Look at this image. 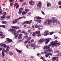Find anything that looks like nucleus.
Here are the masks:
<instances>
[{"mask_svg": "<svg viewBox=\"0 0 61 61\" xmlns=\"http://www.w3.org/2000/svg\"><path fill=\"white\" fill-rule=\"evenodd\" d=\"M44 41L46 42L45 43V45H46V44H47L49 42V39H40L38 41V42L39 43H42V42H43Z\"/></svg>", "mask_w": 61, "mask_h": 61, "instance_id": "nucleus-4", "label": "nucleus"}, {"mask_svg": "<svg viewBox=\"0 0 61 61\" xmlns=\"http://www.w3.org/2000/svg\"><path fill=\"white\" fill-rule=\"evenodd\" d=\"M30 21H28L27 20L25 21L24 23H23L22 25H24L25 24H30L32 23V20H30Z\"/></svg>", "mask_w": 61, "mask_h": 61, "instance_id": "nucleus-6", "label": "nucleus"}, {"mask_svg": "<svg viewBox=\"0 0 61 61\" xmlns=\"http://www.w3.org/2000/svg\"><path fill=\"white\" fill-rule=\"evenodd\" d=\"M19 7V5H18L17 4V5L16 6V9H17Z\"/></svg>", "mask_w": 61, "mask_h": 61, "instance_id": "nucleus-30", "label": "nucleus"}, {"mask_svg": "<svg viewBox=\"0 0 61 61\" xmlns=\"http://www.w3.org/2000/svg\"><path fill=\"white\" fill-rule=\"evenodd\" d=\"M51 46V44H50V45L48 46H45L44 47V49L45 50L48 49L47 50V52L49 51V52H52V49H50V47Z\"/></svg>", "mask_w": 61, "mask_h": 61, "instance_id": "nucleus-5", "label": "nucleus"}, {"mask_svg": "<svg viewBox=\"0 0 61 61\" xmlns=\"http://www.w3.org/2000/svg\"><path fill=\"white\" fill-rule=\"evenodd\" d=\"M41 26L40 25H37V24L35 25V26H34V27L35 28H39V27H41Z\"/></svg>", "mask_w": 61, "mask_h": 61, "instance_id": "nucleus-15", "label": "nucleus"}, {"mask_svg": "<svg viewBox=\"0 0 61 61\" xmlns=\"http://www.w3.org/2000/svg\"><path fill=\"white\" fill-rule=\"evenodd\" d=\"M6 47H7V49L8 48H9V46H6Z\"/></svg>", "mask_w": 61, "mask_h": 61, "instance_id": "nucleus-62", "label": "nucleus"}, {"mask_svg": "<svg viewBox=\"0 0 61 61\" xmlns=\"http://www.w3.org/2000/svg\"><path fill=\"white\" fill-rule=\"evenodd\" d=\"M1 25L2 26H1L2 27H3L4 28H5V26H6L4 25Z\"/></svg>", "mask_w": 61, "mask_h": 61, "instance_id": "nucleus-26", "label": "nucleus"}, {"mask_svg": "<svg viewBox=\"0 0 61 61\" xmlns=\"http://www.w3.org/2000/svg\"><path fill=\"white\" fill-rule=\"evenodd\" d=\"M23 4H24V5H26V2L24 3Z\"/></svg>", "mask_w": 61, "mask_h": 61, "instance_id": "nucleus-61", "label": "nucleus"}, {"mask_svg": "<svg viewBox=\"0 0 61 61\" xmlns=\"http://www.w3.org/2000/svg\"><path fill=\"white\" fill-rule=\"evenodd\" d=\"M55 18L54 17H52V21H53L54 20H55Z\"/></svg>", "mask_w": 61, "mask_h": 61, "instance_id": "nucleus-33", "label": "nucleus"}, {"mask_svg": "<svg viewBox=\"0 0 61 61\" xmlns=\"http://www.w3.org/2000/svg\"><path fill=\"white\" fill-rule=\"evenodd\" d=\"M3 13V11L2 10H1L0 11V14Z\"/></svg>", "mask_w": 61, "mask_h": 61, "instance_id": "nucleus-59", "label": "nucleus"}, {"mask_svg": "<svg viewBox=\"0 0 61 61\" xmlns=\"http://www.w3.org/2000/svg\"><path fill=\"white\" fill-rule=\"evenodd\" d=\"M14 1V0H9V2H13Z\"/></svg>", "mask_w": 61, "mask_h": 61, "instance_id": "nucleus-47", "label": "nucleus"}, {"mask_svg": "<svg viewBox=\"0 0 61 61\" xmlns=\"http://www.w3.org/2000/svg\"><path fill=\"white\" fill-rule=\"evenodd\" d=\"M34 1H33L32 0H30L29 1V4L30 5H34Z\"/></svg>", "mask_w": 61, "mask_h": 61, "instance_id": "nucleus-14", "label": "nucleus"}, {"mask_svg": "<svg viewBox=\"0 0 61 61\" xmlns=\"http://www.w3.org/2000/svg\"><path fill=\"white\" fill-rule=\"evenodd\" d=\"M3 47H5V48H6V45H5V44L3 45Z\"/></svg>", "mask_w": 61, "mask_h": 61, "instance_id": "nucleus-49", "label": "nucleus"}, {"mask_svg": "<svg viewBox=\"0 0 61 61\" xmlns=\"http://www.w3.org/2000/svg\"><path fill=\"white\" fill-rule=\"evenodd\" d=\"M26 18L25 17V16H23V17H19L20 19H21L22 18H24L25 19Z\"/></svg>", "mask_w": 61, "mask_h": 61, "instance_id": "nucleus-25", "label": "nucleus"}, {"mask_svg": "<svg viewBox=\"0 0 61 61\" xmlns=\"http://www.w3.org/2000/svg\"><path fill=\"white\" fill-rule=\"evenodd\" d=\"M56 57H53L52 58V60L53 61H56Z\"/></svg>", "mask_w": 61, "mask_h": 61, "instance_id": "nucleus-19", "label": "nucleus"}, {"mask_svg": "<svg viewBox=\"0 0 61 61\" xmlns=\"http://www.w3.org/2000/svg\"><path fill=\"white\" fill-rule=\"evenodd\" d=\"M2 55H5V53L4 52H2Z\"/></svg>", "mask_w": 61, "mask_h": 61, "instance_id": "nucleus-64", "label": "nucleus"}, {"mask_svg": "<svg viewBox=\"0 0 61 61\" xmlns=\"http://www.w3.org/2000/svg\"><path fill=\"white\" fill-rule=\"evenodd\" d=\"M58 4L59 5H61V1H60L59 2H58Z\"/></svg>", "mask_w": 61, "mask_h": 61, "instance_id": "nucleus-36", "label": "nucleus"}, {"mask_svg": "<svg viewBox=\"0 0 61 61\" xmlns=\"http://www.w3.org/2000/svg\"><path fill=\"white\" fill-rule=\"evenodd\" d=\"M4 44H2V43H0V46L1 47H2V46H4Z\"/></svg>", "mask_w": 61, "mask_h": 61, "instance_id": "nucleus-32", "label": "nucleus"}, {"mask_svg": "<svg viewBox=\"0 0 61 61\" xmlns=\"http://www.w3.org/2000/svg\"><path fill=\"white\" fill-rule=\"evenodd\" d=\"M24 35H26V36H27V35H28V33H27V32H25L24 33Z\"/></svg>", "mask_w": 61, "mask_h": 61, "instance_id": "nucleus-52", "label": "nucleus"}, {"mask_svg": "<svg viewBox=\"0 0 61 61\" xmlns=\"http://www.w3.org/2000/svg\"><path fill=\"white\" fill-rule=\"evenodd\" d=\"M18 34L15 33V34H14V36H15L14 38H16L17 36H18Z\"/></svg>", "mask_w": 61, "mask_h": 61, "instance_id": "nucleus-18", "label": "nucleus"}, {"mask_svg": "<svg viewBox=\"0 0 61 61\" xmlns=\"http://www.w3.org/2000/svg\"><path fill=\"white\" fill-rule=\"evenodd\" d=\"M23 36V34H19V36H18V39H21L22 38V36Z\"/></svg>", "mask_w": 61, "mask_h": 61, "instance_id": "nucleus-11", "label": "nucleus"}, {"mask_svg": "<svg viewBox=\"0 0 61 61\" xmlns=\"http://www.w3.org/2000/svg\"><path fill=\"white\" fill-rule=\"evenodd\" d=\"M16 50L17 51V52L20 53H21L22 52V51L18 50L17 49H16Z\"/></svg>", "mask_w": 61, "mask_h": 61, "instance_id": "nucleus-17", "label": "nucleus"}, {"mask_svg": "<svg viewBox=\"0 0 61 61\" xmlns=\"http://www.w3.org/2000/svg\"><path fill=\"white\" fill-rule=\"evenodd\" d=\"M58 41H52L51 42V44H52V46L53 47L55 46H58L60 45V43H57Z\"/></svg>", "mask_w": 61, "mask_h": 61, "instance_id": "nucleus-2", "label": "nucleus"}, {"mask_svg": "<svg viewBox=\"0 0 61 61\" xmlns=\"http://www.w3.org/2000/svg\"><path fill=\"white\" fill-rule=\"evenodd\" d=\"M1 56L2 57H4L5 56V55L2 54L1 55Z\"/></svg>", "mask_w": 61, "mask_h": 61, "instance_id": "nucleus-58", "label": "nucleus"}, {"mask_svg": "<svg viewBox=\"0 0 61 61\" xmlns=\"http://www.w3.org/2000/svg\"><path fill=\"white\" fill-rule=\"evenodd\" d=\"M47 25H49L51 23V22H52V20L50 19L48 20H47Z\"/></svg>", "mask_w": 61, "mask_h": 61, "instance_id": "nucleus-10", "label": "nucleus"}, {"mask_svg": "<svg viewBox=\"0 0 61 61\" xmlns=\"http://www.w3.org/2000/svg\"><path fill=\"white\" fill-rule=\"evenodd\" d=\"M22 10H23V8H21L19 9V12L18 13L19 15L21 14V13H22Z\"/></svg>", "mask_w": 61, "mask_h": 61, "instance_id": "nucleus-9", "label": "nucleus"}, {"mask_svg": "<svg viewBox=\"0 0 61 61\" xmlns=\"http://www.w3.org/2000/svg\"><path fill=\"white\" fill-rule=\"evenodd\" d=\"M49 35V33L45 34L44 35L45 36H47V35Z\"/></svg>", "mask_w": 61, "mask_h": 61, "instance_id": "nucleus-38", "label": "nucleus"}, {"mask_svg": "<svg viewBox=\"0 0 61 61\" xmlns=\"http://www.w3.org/2000/svg\"><path fill=\"white\" fill-rule=\"evenodd\" d=\"M40 31L34 32L32 34V36H36L37 35V36H41V35L40 34Z\"/></svg>", "mask_w": 61, "mask_h": 61, "instance_id": "nucleus-3", "label": "nucleus"}, {"mask_svg": "<svg viewBox=\"0 0 61 61\" xmlns=\"http://www.w3.org/2000/svg\"><path fill=\"white\" fill-rule=\"evenodd\" d=\"M31 42H34V40H31Z\"/></svg>", "mask_w": 61, "mask_h": 61, "instance_id": "nucleus-60", "label": "nucleus"}, {"mask_svg": "<svg viewBox=\"0 0 61 61\" xmlns=\"http://www.w3.org/2000/svg\"><path fill=\"white\" fill-rule=\"evenodd\" d=\"M52 21L53 23H56V20L55 19Z\"/></svg>", "mask_w": 61, "mask_h": 61, "instance_id": "nucleus-24", "label": "nucleus"}, {"mask_svg": "<svg viewBox=\"0 0 61 61\" xmlns=\"http://www.w3.org/2000/svg\"><path fill=\"white\" fill-rule=\"evenodd\" d=\"M28 42V41H26L24 42V44H26V43H27V42Z\"/></svg>", "mask_w": 61, "mask_h": 61, "instance_id": "nucleus-54", "label": "nucleus"}, {"mask_svg": "<svg viewBox=\"0 0 61 61\" xmlns=\"http://www.w3.org/2000/svg\"><path fill=\"white\" fill-rule=\"evenodd\" d=\"M6 18L7 19H10V16L9 15L8 16H7Z\"/></svg>", "mask_w": 61, "mask_h": 61, "instance_id": "nucleus-27", "label": "nucleus"}, {"mask_svg": "<svg viewBox=\"0 0 61 61\" xmlns=\"http://www.w3.org/2000/svg\"><path fill=\"white\" fill-rule=\"evenodd\" d=\"M41 20H39L37 21V23H41Z\"/></svg>", "mask_w": 61, "mask_h": 61, "instance_id": "nucleus-37", "label": "nucleus"}, {"mask_svg": "<svg viewBox=\"0 0 61 61\" xmlns=\"http://www.w3.org/2000/svg\"><path fill=\"white\" fill-rule=\"evenodd\" d=\"M47 21H46L44 23H43V25H46V24H47Z\"/></svg>", "mask_w": 61, "mask_h": 61, "instance_id": "nucleus-29", "label": "nucleus"}, {"mask_svg": "<svg viewBox=\"0 0 61 61\" xmlns=\"http://www.w3.org/2000/svg\"><path fill=\"white\" fill-rule=\"evenodd\" d=\"M31 46L32 47H36V46L33 45H31Z\"/></svg>", "mask_w": 61, "mask_h": 61, "instance_id": "nucleus-40", "label": "nucleus"}, {"mask_svg": "<svg viewBox=\"0 0 61 61\" xmlns=\"http://www.w3.org/2000/svg\"><path fill=\"white\" fill-rule=\"evenodd\" d=\"M27 13V12H25V11H23L22 13V15H25V14H26Z\"/></svg>", "mask_w": 61, "mask_h": 61, "instance_id": "nucleus-21", "label": "nucleus"}, {"mask_svg": "<svg viewBox=\"0 0 61 61\" xmlns=\"http://www.w3.org/2000/svg\"><path fill=\"white\" fill-rule=\"evenodd\" d=\"M41 13L42 15H45V13H44V11H42Z\"/></svg>", "mask_w": 61, "mask_h": 61, "instance_id": "nucleus-43", "label": "nucleus"}, {"mask_svg": "<svg viewBox=\"0 0 61 61\" xmlns=\"http://www.w3.org/2000/svg\"><path fill=\"white\" fill-rule=\"evenodd\" d=\"M1 23L3 24H4L5 25H6L7 22L6 21L4 20H3L1 21Z\"/></svg>", "mask_w": 61, "mask_h": 61, "instance_id": "nucleus-16", "label": "nucleus"}, {"mask_svg": "<svg viewBox=\"0 0 61 61\" xmlns=\"http://www.w3.org/2000/svg\"><path fill=\"white\" fill-rule=\"evenodd\" d=\"M48 55H50V56H52V54L49 53V52L48 53Z\"/></svg>", "mask_w": 61, "mask_h": 61, "instance_id": "nucleus-46", "label": "nucleus"}, {"mask_svg": "<svg viewBox=\"0 0 61 61\" xmlns=\"http://www.w3.org/2000/svg\"><path fill=\"white\" fill-rule=\"evenodd\" d=\"M0 36H4V35L2 34H0Z\"/></svg>", "mask_w": 61, "mask_h": 61, "instance_id": "nucleus-48", "label": "nucleus"}, {"mask_svg": "<svg viewBox=\"0 0 61 61\" xmlns=\"http://www.w3.org/2000/svg\"><path fill=\"white\" fill-rule=\"evenodd\" d=\"M10 54L11 55H13V53H12L11 52H10Z\"/></svg>", "mask_w": 61, "mask_h": 61, "instance_id": "nucleus-63", "label": "nucleus"}, {"mask_svg": "<svg viewBox=\"0 0 61 61\" xmlns=\"http://www.w3.org/2000/svg\"><path fill=\"white\" fill-rule=\"evenodd\" d=\"M31 40V37H29L27 39V41L28 42H29V41H30Z\"/></svg>", "mask_w": 61, "mask_h": 61, "instance_id": "nucleus-22", "label": "nucleus"}, {"mask_svg": "<svg viewBox=\"0 0 61 61\" xmlns=\"http://www.w3.org/2000/svg\"><path fill=\"white\" fill-rule=\"evenodd\" d=\"M20 27L19 26H11V28L12 29H9V30L10 32H11L12 34H15L16 32L15 29H19Z\"/></svg>", "mask_w": 61, "mask_h": 61, "instance_id": "nucleus-1", "label": "nucleus"}, {"mask_svg": "<svg viewBox=\"0 0 61 61\" xmlns=\"http://www.w3.org/2000/svg\"><path fill=\"white\" fill-rule=\"evenodd\" d=\"M20 20V19H19V18H18L15 19V20H13L12 22V24H15L16 23H17V21H19V20Z\"/></svg>", "mask_w": 61, "mask_h": 61, "instance_id": "nucleus-8", "label": "nucleus"}, {"mask_svg": "<svg viewBox=\"0 0 61 61\" xmlns=\"http://www.w3.org/2000/svg\"><path fill=\"white\" fill-rule=\"evenodd\" d=\"M24 1V0H19V2L20 3H21V2H23Z\"/></svg>", "mask_w": 61, "mask_h": 61, "instance_id": "nucleus-50", "label": "nucleus"}, {"mask_svg": "<svg viewBox=\"0 0 61 61\" xmlns=\"http://www.w3.org/2000/svg\"><path fill=\"white\" fill-rule=\"evenodd\" d=\"M17 3H16L15 4L14 6V8H15V6H16V5H17Z\"/></svg>", "mask_w": 61, "mask_h": 61, "instance_id": "nucleus-28", "label": "nucleus"}, {"mask_svg": "<svg viewBox=\"0 0 61 61\" xmlns=\"http://www.w3.org/2000/svg\"><path fill=\"white\" fill-rule=\"evenodd\" d=\"M45 56L46 57H48V56H49V55H48V54H46V55Z\"/></svg>", "mask_w": 61, "mask_h": 61, "instance_id": "nucleus-44", "label": "nucleus"}, {"mask_svg": "<svg viewBox=\"0 0 61 61\" xmlns=\"http://www.w3.org/2000/svg\"><path fill=\"white\" fill-rule=\"evenodd\" d=\"M55 52H56L58 53H59V51H55Z\"/></svg>", "mask_w": 61, "mask_h": 61, "instance_id": "nucleus-53", "label": "nucleus"}, {"mask_svg": "<svg viewBox=\"0 0 61 61\" xmlns=\"http://www.w3.org/2000/svg\"><path fill=\"white\" fill-rule=\"evenodd\" d=\"M42 28H39L38 29V31H40V30H42Z\"/></svg>", "mask_w": 61, "mask_h": 61, "instance_id": "nucleus-31", "label": "nucleus"}, {"mask_svg": "<svg viewBox=\"0 0 61 61\" xmlns=\"http://www.w3.org/2000/svg\"><path fill=\"white\" fill-rule=\"evenodd\" d=\"M13 5V3H11L10 4V6H12V5Z\"/></svg>", "mask_w": 61, "mask_h": 61, "instance_id": "nucleus-55", "label": "nucleus"}, {"mask_svg": "<svg viewBox=\"0 0 61 61\" xmlns=\"http://www.w3.org/2000/svg\"><path fill=\"white\" fill-rule=\"evenodd\" d=\"M3 51H4V52L5 53H8L7 52V51H6L5 50V49L3 50Z\"/></svg>", "mask_w": 61, "mask_h": 61, "instance_id": "nucleus-34", "label": "nucleus"}, {"mask_svg": "<svg viewBox=\"0 0 61 61\" xmlns=\"http://www.w3.org/2000/svg\"><path fill=\"white\" fill-rule=\"evenodd\" d=\"M2 14H3V15H6V12H4Z\"/></svg>", "mask_w": 61, "mask_h": 61, "instance_id": "nucleus-51", "label": "nucleus"}, {"mask_svg": "<svg viewBox=\"0 0 61 61\" xmlns=\"http://www.w3.org/2000/svg\"><path fill=\"white\" fill-rule=\"evenodd\" d=\"M53 34H54L53 32H51L50 33V35H52Z\"/></svg>", "mask_w": 61, "mask_h": 61, "instance_id": "nucleus-42", "label": "nucleus"}, {"mask_svg": "<svg viewBox=\"0 0 61 61\" xmlns=\"http://www.w3.org/2000/svg\"><path fill=\"white\" fill-rule=\"evenodd\" d=\"M47 5L48 7H49V6H51V4L49 3L48 2L47 4Z\"/></svg>", "mask_w": 61, "mask_h": 61, "instance_id": "nucleus-20", "label": "nucleus"}, {"mask_svg": "<svg viewBox=\"0 0 61 61\" xmlns=\"http://www.w3.org/2000/svg\"><path fill=\"white\" fill-rule=\"evenodd\" d=\"M25 11L26 12H28V11H29V9H26L25 10Z\"/></svg>", "mask_w": 61, "mask_h": 61, "instance_id": "nucleus-35", "label": "nucleus"}, {"mask_svg": "<svg viewBox=\"0 0 61 61\" xmlns=\"http://www.w3.org/2000/svg\"><path fill=\"white\" fill-rule=\"evenodd\" d=\"M24 38L25 39L26 38H28V36L26 35L24 36Z\"/></svg>", "mask_w": 61, "mask_h": 61, "instance_id": "nucleus-41", "label": "nucleus"}, {"mask_svg": "<svg viewBox=\"0 0 61 61\" xmlns=\"http://www.w3.org/2000/svg\"><path fill=\"white\" fill-rule=\"evenodd\" d=\"M21 30H18L17 31V33H20V32H21Z\"/></svg>", "mask_w": 61, "mask_h": 61, "instance_id": "nucleus-45", "label": "nucleus"}, {"mask_svg": "<svg viewBox=\"0 0 61 61\" xmlns=\"http://www.w3.org/2000/svg\"><path fill=\"white\" fill-rule=\"evenodd\" d=\"M31 32V30H28V31H27V32L28 33H30Z\"/></svg>", "mask_w": 61, "mask_h": 61, "instance_id": "nucleus-56", "label": "nucleus"}, {"mask_svg": "<svg viewBox=\"0 0 61 61\" xmlns=\"http://www.w3.org/2000/svg\"><path fill=\"white\" fill-rule=\"evenodd\" d=\"M41 6H42V3L41 2H40L37 5V7L38 8V9H39V8H41Z\"/></svg>", "mask_w": 61, "mask_h": 61, "instance_id": "nucleus-7", "label": "nucleus"}, {"mask_svg": "<svg viewBox=\"0 0 61 61\" xmlns=\"http://www.w3.org/2000/svg\"><path fill=\"white\" fill-rule=\"evenodd\" d=\"M36 19H37V20H39L40 19V20L42 19V18H41L40 17H37L36 18Z\"/></svg>", "mask_w": 61, "mask_h": 61, "instance_id": "nucleus-23", "label": "nucleus"}, {"mask_svg": "<svg viewBox=\"0 0 61 61\" xmlns=\"http://www.w3.org/2000/svg\"><path fill=\"white\" fill-rule=\"evenodd\" d=\"M21 33H25V31H23L21 32Z\"/></svg>", "mask_w": 61, "mask_h": 61, "instance_id": "nucleus-39", "label": "nucleus"}, {"mask_svg": "<svg viewBox=\"0 0 61 61\" xmlns=\"http://www.w3.org/2000/svg\"><path fill=\"white\" fill-rule=\"evenodd\" d=\"M6 39L7 40V41L9 42L10 43H11L12 41V40L9 39V38H7Z\"/></svg>", "mask_w": 61, "mask_h": 61, "instance_id": "nucleus-12", "label": "nucleus"}, {"mask_svg": "<svg viewBox=\"0 0 61 61\" xmlns=\"http://www.w3.org/2000/svg\"><path fill=\"white\" fill-rule=\"evenodd\" d=\"M5 17V15H3V16H1V20H4Z\"/></svg>", "mask_w": 61, "mask_h": 61, "instance_id": "nucleus-13", "label": "nucleus"}, {"mask_svg": "<svg viewBox=\"0 0 61 61\" xmlns=\"http://www.w3.org/2000/svg\"><path fill=\"white\" fill-rule=\"evenodd\" d=\"M6 51L7 52H8V51H9V49H8L7 48L6 49Z\"/></svg>", "mask_w": 61, "mask_h": 61, "instance_id": "nucleus-57", "label": "nucleus"}]
</instances>
